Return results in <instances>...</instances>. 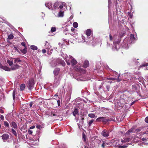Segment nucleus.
I'll return each instance as SVG.
<instances>
[{"mask_svg": "<svg viewBox=\"0 0 148 148\" xmlns=\"http://www.w3.org/2000/svg\"><path fill=\"white\" fill-rule=\"evenodd\" d=\"M137 137L143 141H146L148 139V126L136 130Z\"/></svg>", "mask_w": 148, "mask_h": 148, "instance_id": "1", "label": "nucleus"}, {"mask_svg": "<svg viewBox=\"0 0 148 148\" xmlns=\"http://www.w3.org/2000/svg\"><path fill=\"white\" fill-rule=\"evenodd\" d=\"M136 40L137 38L135 37L134 35L131 34L130 35V39L126 38L124 40L122 46L123 48L127 49L128 48V44L134 43V41Z\"/></svg>", "mask_w": 148, "mask_h": 148, "instance_id": "2", "label": "nucleus"}, {"mask_svg": "<svg viewBox=\"0 0 148 148\" xmlns=\"http://www.w3.org/2000/svg\"><path fill=\"white\" fill-rule=\"evenodd\" d=\"M86 35L87 36V40L86 41V43L88 45H95L94 43V39L92 36H90L91 34V30L90 29H87L86 31Z\"/></svg>", "mask_w": 148, "mask_h": 148, "instance_id": "3", "label": "nucleus"}, {"mask_svg": "<svg viewBox=\"0 0 148 148\" xmlns=\"http://www.w3.org/2000/svg\"><path fill=\"white\" fill-rule=\"evenodd\" d=\"M120 40L118 39L117 40H115L113 42V46L112 49L113 50L117 51L120 48Z\"/></svg>", "mask_w": 148, "mask_h": 148, "instance_id": "4", "label": "nucleus"}, {"mask_svg": "<svg viewBox=\"0 0 148 148\" xmlns=\"http://www.w3.org/2000/svg\"><path fill=\"white\" fill-rule=\"evenodd\" d=\"M1 137L3 141L4 142H8V139L9 138V135L7 134H4L1 136Z\"/></svg>", "mask_w": 148, "mask_h": 148, "instance_id": "5", "label": "nucleus"}, {"mask_svg": "<svg viewBox=\"0 0 148 148\" xmlns=\"http://www.w3.org/2000/svg\"><path fill=\"white\" fill-rule=\"evenodd\" d=\"M34 79H32L29 81L28 88L29 90L32 89L34 87Z\"/></svg>", "mask_w": 148, "mask_h": 148, "instance_id": "6", "label": "nucleus"}, {"mask_svg": "<svg viewBox=\"0 0 148 148\" xmlns=\"http://www.w3.org/2000/svg\"><path fill=\"white\" fill-rule=\"evenodd\" d=\"M119 75L118 76L117 79H116V78H114L110 77L107 78V79L110 80V81H108L107 82L111 84L112 83V81H114L115 80H116V81L118 82L120 81L121 80L119 78Z\"/></svg>", "mask_w": 148, "mask_h": 148, "instance_id": "7", "label": "nucleus"}, {"mask_svg": "<svg viewBox=\"0 0 148 148\" xmlns=\"http://www.w3.org/2000/svg\"><path fill=\"white\" fill-rule=\"evenodd\" d=\"M62 57L65 60L67 64L68 65H69L70 64V63L69 62V57H68L67 55L66 54L63 53L62 54Z\"/></svg>", "mask_w": 148, "mask_h": 148, "instance_id": "8", "label": "nucleus"}, {"mask_svg": "<svg viewBox=\"0 0 148 148\" xmlns=\"http://www.w3.org/2000/svg\"><path fill=\"white\" fill-rule=\"evenodd\" d=\"M69 62H70V61L72 65H75L77 63V61L71 56H69Z\"/></svg>", "mask_w": 148, "mask_h": 148, "instance_id": "9", "label": "nucleus"}, {"mask_svg": "<svg viewBox=\"0 0 148 148\" xmlns=\"http://www.w3.org/2000/svg\"><path fill=\"white\" fill-rule=\"evenodd\" d=\"M57 77V76L55 77V79L53 84V86L54 87L57 86L60 84V79Z\"/></svg>", "mask_w": 148, "mask_h": 148, "instance_id": "10", "label": "nucleus"}, {"mask_svg": "<svg viewBox=\"0 0 148 148\" xmlns=\"http://www.w3.org/2000/svg\"><path fill=\"white\" fill-rule=\"evenodd\" d=\"M109 121V120L106 119L104 117H99L97 118L96 120V121L97 122H99L101 121H102L106 123L108 122Z\"/></svg>", "mask_w": 148, "mask_h": 148, "instance_id": "11", "label": "nucleus"}, {"mask_svg": "<svg viewBox=\"0 0 148 148\" xmlns=\"http://www.w3.org/2000/svg\"><path fill=\"white\" fill-rule=\"evenodd\" d=\"M45 6L48 8L49 9L51 10H53V8L52 4L51 2H49L48 3H45Z\"/></svg>", "mask_w": 148, "mask_h": 148, "instance_id": "12", "label": "nucleus"}, {"mask_svg": "<svg viewBox=\"0 0 148 148\" xmlns=\"http://www.w3.org/2000/svg\"><path fill=\"white\" fill-rule=\"evenodd\" d=\"M101 135L104 137H107L109 136V133L107 130H104L101 132Z\"/></svg>", "mask_w": 148, "mask_h": 148, "instance_id": "13", "label": "nucleus"}, {"mask_svg": "<svg viewBox=\"0 0 148 148\" xmlns=\"http://www.w3.org/2000/svg\"><path fill=\"white\" fill-rule=\"evenodd\" d=\"M0 67L5 71H10L11 70V69L9 68L8 67L6 66H3L0 64Z\"/></svg>", "mask_w": 148, "mask_h": 148, "instance_id": "14", "label": "nucleus"}, {"mask_svg": "<svg viewBox=\"0 0 148 148\" xmlns=\"http://www.w3.org/2000/svg\"><path fill=\"white\" fill-rule=\"evenodd\" d=\"M60 71V69L59 68H56L54 69L53 71V73L56 77L57 76L58 74Z\"/></svg>", "mask_w": 148, "mask_h": 148, "instance_id": "15", "label": "nucleus"}, {"mask_svg": "<svg viewBox=\"0 0 148 148\" xmlns=\"http://www.w3.org/2000/svg\"><path fill=\"white\" fill-rule=\"evenodd\" d=\"M59 111V110H54L53 111H52L51 112V114L53 116H58L59 115V114H58L57 113Z\"/></svg>", "mask_w": 148, "mask_h": 148, "instance_id": "16", "label": "nucleus"}, {"mask_svg": "<svg viewBox=\"0 0 148 148\" xmlns=\"http://www.w3.org/2000/svg\"><path fill=\"white\" fill-rule=\"evenodd\" d=\"M19 66L17 64L12 65L11 67V70H14L18 68Z\"/></svg>", "mask_w": 148, "mask_h": 148, "instance_id": "17", "label": "nucleus"}, {"mask_svg": "<svg viewBox=\"0 0 148 148\" xmlns=\"http://www.w3.org/2000/svg\"><path fill=\"white\" fill-rule=\"evenodd\" d=\"M59 8L60 9H62L64 8V9L65 10L67 8V7L64 3H61L59 6Z\"/></svg>", "mask_w": 148, "mask_h": 148, "instance_id": "18", "label": "nucleus"}, {"mask_svg": "<svg viewBox=\"0 0 148 148\" xmlns=\"http://www.w3.org/2000/svg\"><path fill=\"white\" fill-rule=\"evenodd\" d=\"M75 69L77 71L80 72H83L84 73L85 72V71L81 69L80 66H77V67H76L75 68Z\"/></svg>", "mask_w": 148, "mask_h": 148, "instance_id": "19", "label": "nucleus"}, {"mask_svg": "<svg viewBox=\"0 0 148 148\" xmlns=\"http://www.w3.org/2000/svg\"><path fill=\"white\" fill-rule=\"evenodd\" d=\"M138 84L133 85L132 86V91L134 92H135L137 90V86H138Z\"/></svg>", "mask_w": 148, "mask_h": 148, "instance_id": "20", "label": "nucleus"}, {"mask_svg": "<svg viewBox=\"0 0 148 148\" xmlns=\"http://www.w3.org/2000/svg\"><path fill=\"white\" fill-rule=\"evenodd\" d=\"M130 140V138H124L123 140H121V142L123 143H126L128 142Z\"/></svg>", "mask_w": 148, "mask_h": 148, "instance_id": "21", "label": "nucleus"}, {"mask_svg": "<svg viewBox=\"0 0 148 148\" xmlns=\"http://www.w3.org/2000/svg\"><path fill=\"white\" fill-rule=\"evenodd\" d=\"M57 62L59 63L60 64H61L62 66H64L65 65V62L62 60H57Z\"/></svg>", "mask_w": 148, "mask_h": 148, "instance_id": "22", "label": "nucleus"}, {"mask_svg": "<svg viewBox=\"0 0 148 148\" xmlns=\"http://www.w3.org/2000/svg\"><path fill=\"white\" fill-rule=\"evenodd\" d=\"M45 48L47 49H48L49 48H51V47L49 45V44L47 41H46V43L45 45Z\"/></svg>", "mask_w": 148, "mask_h": 148, "instance_id": "23", "label": "nucleus"}, {"mask_svg": "<svg viewBox=\"0 0 148 148\" xmlns=\"http://www.w3.org/2000/svg\"><path fill=\"white\" fill-rule=\"evenodd\" d=\"M73 115L75 116V115L77 114H79V111L78 110L77 108H75L74 110V111L73 112Z\"/></svg>", "mask_w": 148, "mask_h": 148, "instance_id": "24", "label": "nucleus"}, {"mask_svg": "<svg viewBox=\"0 0 148 148\" xmlns=\"http://www.w3.org/2000/svg\"><path fill=\"white\" fill-rule=\"evenodd\" d=\"M89 65V62L88 61L85 60L84 62V66L85 68L88 67Z\"/></svg>", "mask_w": 148, "mask_h": 148, "instance_id": "25", "label": "nucleus"}, {"mask_svg": "<svg viewBox=\"0 0 148 148\" xmlns=\"http://www.w3.org/2000/svg\"><path fill=\"white\" fill-rule=\"evenodd\" d=\"M11 126L15 129H16L17 128V124L14 122H12L11 123Z\"/></svg>", "mask_w": 148, "mask_h": 148, "instance_id": "26", "label": "nucleus"}, {"mask_svg": "<svg viewBox=\"0 0 148 148\" xmlns=\"http://www.w3.org/2000/svg\"><path fill=\"white\" fill-rule=\"evenodd\" d=\"M14 63L15 64H17L18 62H21V60L20 59V58H17L14 59Z\"/></svg>", "mask_w": 148, "mask_h": 148, "instance_id": "27", "label": "nucleus"}, {"mask_svg": "<svg viewBox=\"0 0 148 148\" xmlns=\"http://www.w3.org/2000/svg\"><path fill=\"white\" fill-rule=\"evenodd\" d=\"M64 16V11H60L58 14V17H63Z\"/></svg>", "mask_w": 148, "mask_h": 148, "instance_id": "28", "label": "nucleus"}, {"mask_svg": "<svg viewBox=\"0 0 148 148\" xmlns=\"http://www.w3.org/2000/svg\"><path fill=\"white\" fill-rule=\"evenodd\" d=\"M59 6V4L58 3H55L53 6V10L56 9L58 8V7Z\"/></svg>", "mask_w": 148, "mask_h": 148, "instance_id": "29", "label": "nucleus"}, {"mask_svg": "<svg viewBox=\"0 0 148 148\" xmlns=\"http://www.w3.org/2000/svg\"><path fill=\"white\" fill-rule=\"evenodd\" d=\"M13 60H10L8 59L7 60V61L9 65L11 66L13 64Z\"/></svg>", "mask_w": 148, "mask_h": 148, "instance_id": "30", "label": "nucleus"}, {"mask_svg": "<svg viewBox=\"0 0 148 148\" xmlns=\"http://www.w3.org/2000/svg\"><path fill=\"white\" fill-rule=\"evenodd\" d=\"M30 48L31 49L33 50H36L38 49L36 46L34 45H31L30 47Z\"/></svg>", "mask_w": 148, "mask_h": 148, "instance_id": "31", "label": "nucleus"}, {"mask_svg": "<svg viewBox=\"0 0 148 148\" xmlns=\"http://www.w3.org/2000/svg\"><path fill=\"white\" fill-rule=\"evenodd\" d=\"M47 50L48 54L49 55H51L52 52V49L51 48H49L48 49H47Z\"/></svg>", "mask_w": 148, "mask_h": 148, "instance_id": "32", "label": "nucleus"}, {"mask_svg": "<svg viewBox=\"0 0 148 148\" xmlns=\"http://www.w3.org/2000/svg\"><path fill=\"white\" fill-rule=\"evenodd\" d=\"M148 65V63H145L142 64L140 65V68H142L143 67H145Z\"/></svg>", "mask_w": 148, "mask_h": 148, "instance_id": "33", "label": "nucleus"}, {"mask_svg": "<svg viewBox=\"0 0 148 148\" xmlns=\"http://www.w3.org/2000/svg\"><path fill=\"white\" fill-rule=\"evenodd\" d=\"M108 145V144L106 143V142H105L104 141H103V143L102 145V147L103 148H104L105 147Z\"/></svg>", "mask_w": 148, "mask_h": 148, "instance_id": "34", "label": "nucleus"}, {"mask_svg": "<svg viewBox=\"0 0 148 148\" xmlns=\"http://www.w3.org/2000/svg\"><path fill=\"white\" fill-rule=\"evenodd\" d=\"M25 87V85L24 84H22L20 86V89L21 90H23L24 89Z\"/></svg>", "mask_w": 148, "mask_h": 148, "instance_id": "35", "label": "nucleus"}, {"mask_svg": "<svg viewBox=\"0 0 148 148\" xmlns=\"http://www.w3.org/2000/svg\"><path fill=\"white\" fill-rule=\"evenodd\" d=\"M88 116L91 118H94L95 116V115L94 114L90 113L88 114Z\"/></svg>", "mask_w": 148, "mask_h": 148, "instance_id": "36", "label": "nucleus"}, {"mask_svg": "<svg viewBox=\"0 0 148 148\" xmlns=\"http://www.w3.org/2000/svg\"><path fill=\"white\" fill-rule=\"evenodd\" d=\"M11 131L12 133L16 136H17V134L16 131L13 129H11Z\"/></svg>", "mask_w": 148, "mask_h": 148, "instance_id": "37", "label": "nucleus"}, {"mask_svg": "<svg viewBox=\"0 0 148 148\" xmlns=\"http://www.w3.org/2000/svg\"><path fill=\"white\" fill-rule=\"evenodd\" d=\"M73 26L75 28H77L78 26V24L77 22H74L73 23Z\"/></svg>", "mask_w": 148, "mask_h": 148, "instance_id": "38", "label": "nucleus"}, {"mask_svg": "<svg viewBox=\"0 0 148 148\" xmlns=\"http://www.w3.org/2000/svg\"><path fill=\"white\" fill-rule=\"evenodd\" d=\"M21 52L23 54H25L27 52V49L26 48L21 50Z\"/></svg>", "mask_w": 148, "mask_h": 148, "instance_id": "39", "label": "nucleus"}, {"mask_svg": "<svg viewBox=\"0 0 148 148\" xmlns=\"http://www.w3.org/2000/svg\"><path fill=\"white\" fill-rule=\"evenodd\" d=\"M14 38L13 35L11 34L8 35V38L9 39H12Z\"/></svg>", "mask_w": 148, "mask_h": 148, "instance_id": "40", "label": "nucleus"}, {"mask_svg": "<svg viewBox=\"0 0 148 148\" xmlns=\"http://www.w3.org/2000/svg\"><path fill=\"white\" fill-rule=\"evenodd\" d=\"M109 37L110 40L111 41H112L113 40H114L115 38L114 37V38H113L110 34H109Z\"/></svg>", "mask_w": 148, "mask_h": 148, "instance_id": "41", "label": "nucleus"}, {"mask_svg": "<svg viewBox=\"0 0 148 148\" xmlns=\"http://www.w3.org/2000/svg\"><path fill=\"white\" fill-rule=\"evenodd\" d=\"M128 144H126L125 145H123V146L122 145H119V148H125L127 146V145Z\"/></svg>", "mask_w": 148, "mask_h": 148, "instance_id": "42", "label": "nucleus"}, {"mask_svg": "<svg viewBox=\"0 0 148 148\" xmlns=\"http://www.w3.org/2000/svg\"><path fill=\"white\" fill-rule=\"evenodd\" d=\"M56 30V29L55 27H52L51 28V32H55Z\"/></svg>", "mask_w": 148, "mask_h": 148, "instance_id": "43", "label": "nucleus"}, {"mask_svg": "<svg viewBox=\"0 0 148 148\" xmlns=\"http://www.w3.org/2000/svg\"><path fill=\"white\" fill-rule=\"evenodd\" d=\"M4 125L6 127H8L9 126L8 123L6 121H5L4 122Z\"/></svg>", "mask_w": 148, "mask_h": 148, "instance_id": "44", "label": "nucleus"}, {"mask_svg": "<svg viewBox=\"0 0 148 148\" xmlns=\"http://www.w3.org/2000/svg\"><path fill=\"white\" fill-rule=\"evenodd\" d=\"M94 121L92 119L88 123V125L89 126H90L93 123Z\"/></svg>", "mask_w": 148, "mask_h": 148, "instance_id": "45", "label": "nucleus"}, {"mask_svg": "<svg viewBox=\"0 0 148 148\" xmlns=\"http://www.w3.org/2000/svg\"><path fill=\"white\" fill-rule=\"evenodd\" d=\"M133 129H130V130H129L126 133L127 134H129L130 133V132H133Z\"/></svg>", "mask_w": 148, "mask_h": 148, "instance_id": "46", "label": "nucleus"}, {"mask_svg": "<svg viewBox=\"0 0 148 148\" xmlns=\"http://www.w3.org/2000/svg\"><path fill=\"white\" fill-rule=\"evenodd\" d=\"M139 81L142 83L143 82V79L142 77H139L138 78Z\"/></svg>", "mask_w": 148, "mask_h": 148, "instance_id": "47", "label": "nucleus"}, {"mask_svg": "<svg viewBox=\"0 0 148 148\" xmlns=\"http://www.w3.org/2000/svg\"><path fill=\"white\" fill-rule=\"evenodd\" d=\"M36 127L37 128H38L39 129H40L42 128L41 126L40 125H36Z\"/></svg>", "mask_w": 148, "mask_h": 148, "instance_id": "48", "label": "nucleus"}, {"mask_svg": "<svg viewBox=\"0 0 148 148\" xmlns=\"http://www.w3.org/2000/svg\"><path fill=\"white\" fill-rule=\"evenodd\" d=\"M33 131L32 130L29 129L28 131V133L29 134H32Z\"/></svg>", "mask_w": 148, "mask_h": 148, "instance_id": "49", "label": "nucleus"}, {"mask_svg": "<svg viewBox=\"0 0 148 148\" xmlns=\"http://www.w3.org/2000/svg\"><path fill=\"white\" fill-rule=\"evenodd\" d=\"M13 99L14 100L15 99V93L14 90L13 91Z\"/></svg>", "mask_w": 148, "mask_h": 148, "instance_id": "50", "label": "nucleus"}, {"mask_svg": "<svg viewBox=\"0 0 148 148\" xmlns=\"http://www.w3.org/2000/svg\"><path fill=\"white\" fill-rule=\"evenodd\" d=\"M75 79H77V80H78V81H83L84 80L80 78H78V77H76Z\"/></svg>", "mask_w": 148, "mask_h": 148, "instance_id": "51", "label": "nucleus"}, {"mask_svg": "<svg viewBox=\"0 0 148 148\" xmlns=\"http://www.w3.org/2000/svg\"><path fill=\"white\" fill-rule=\"evenodd\" d=\"M57 102L58 103V106H59L60 105V101L59 100H58L57 101Z\"/></svg>", "mask_w": 148, "mask_h": 148, "instance_id": "52", "label": "nucleus"}, {"mask_svg": "<svg viewBox=\"0 0 148 148\" xmlns=\"http://www.w3.org/2000/svg\"><path fill=\"white\" fill-rule=\"evenodd\" d=\"M82 39H83V40H84V42H86V41H87V40H85V37L83 36H82Z\"/></svg>", "mask_w": 148, "mask_h": 148, "instance_id": "53", "label": "nucleus"}, {"mask_svg": "<svg viewBox=\"0 0 148 148\" xmlns=\"http://www.w3.org/2000/svg\"><path fill=\"white\" fill-rule=\"evenodd\" d=\"M128 15L129 16V17L130 18H132V15L129 12L128 13Z\"/></svg>", "mask_w": 148, "mask_h": 148, "instance_id": "54", "label": "nucleus"}, {"mask_svg": "<svg viewBox=\"0 0 148 148\" xmlns=\"http://www.w3.org/2000/svg\"><path fill=\"white\" fill-rule=\"evenodd\" d=\"M0 118L2 120H4V116L2 115H1V116H0Z\"/></svg>", "mask_w": 148, "mask_h": 148, "instance_id": "55", "label": "nucleus"}, {"mask_svg": "<svg viewBox=\"0 0 148 148\" xmlns=\"http://www.w3.org/2000/svg\"><path fill=\"white\" fill-rule=\"evenodd\" d=\"M145 121L148 123V116L146 117V118L145 119Z\"/></svg>", "mask_w": 148, "mask_h": 148, "instance_id": "56", "label": "nucleus"}, {"mask_svg": "<svg viewBox=\"0 0 148 148\" xmlns=\"http://www.w3.org/2000/svg\"><path fill=\"white\" fill-rule=\"evenodd\" d=\"M21 45L22 46H24L25 48H26V47H25V43L24 42H22L21 43Z\"/></svg>", "mask_w": 148, "mask_h": 148, "instance_id": "57", "label": "nucleus"}, {"mask_svg": "<svg viewBox=\"0 0 148 148\" xmlns=\"http://www.w3.org/2000/svg\"><path fill=\"white\" fill-rule=\"evenodd\" d=\"M71 30L73 32H75V31H76V30L73 27L71 28Z\"/></svg>", "mask_w": 148, "mask_h": 148, "instance_id": "58", "label": "nucleus"}, {"mask_svg": "<svg viewBox=\"0 0 148 148\" xmlns=\"http://www.w3.org/2000/svg\"><path fill=\"white\" fill-rule=\"evenodd\" d=\"M46 52V50L45 49H43L42 50V52L43 53H45Z\"/></svg>", "mask_w": 148, "mask_h": 148, "instance_id": "59", "label": "nucleus"}, {"mask_svg": "<svg viewBox=\"0 0 148 148\" xmlns=\"http://www.w3.org/2000/svg\"><path fill=\"white\" fill-rule=\"evenodd\" d=\"M73 18V16L72 15L69 18V21L71 20Z\"/></svg>", "mask_w": 148, "mask_h": 148, "instance_id": "60", "label": "nucleus"}, {"mask_svg": "<svg viewBox=\"0 0 148 148\" xmlns=\"http://www.w3.org/2000/svg\"><path fill=\"white\" fill-rule=\"evenodd\" d=\"M0 113H4L3 110L1 109H0Z\"/></svg>", "mask_w": 148, "mask_h": 148, "instance_id": "61", "label": "nucleus"}, {"mask_svg": "<svg viewBox=\"0 0 148 148\" xmlns=\"http://www.w3.org/2000/svg\"><path fill=\"white\" fill-rule=\"evenodd\" d=\"M83 138L84 139V141H86V138H85V135H83Z\"/></svg>", "mask_w": 148, "mask_h": 148, "instance_id": "62", "label": "nucleus"}, {"mask_svg": "<svg viewBox=\"0 0 148 148\" xmlns=\"http://www.w3.org/2000/svg\"><path fill=\"white\" fill-rule=\"evenodd\" d=\"M106 88L107 89V90L108 91H109V88H110V86H106Z\"/></svg>", "mask_w": 148, "mask_h": 148, "instance_id": "63", "label": "nucleus"}, {"mask_svg": "<svg viewBox=\"0 0 148 148\" xmlns=\"http://www.w3.org/2000/svg\"><path fill=\"white\" fill-rule=\"evenodd\" d=\"M35 126L34 125H33L32 126H31L30 127V129H34V128H35Z\"/></svg>", "mask_w": 148, "mask_h": 148, "instance_id": "64", "label": "nucleus"}]
</instances>
